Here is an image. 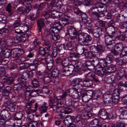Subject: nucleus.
Masks as SVG:
<instances>
[{
    "instance_id": "obj_17",
    "label": "nucleus",
    "mask_w": 127,
    "mask_h": 127,
    "mask_svg": "<svg viewBox=\"0 0 127 127\" xmlns=\"http://www.w3.org/2000/svg\"><path fill=\"white\" fill-rule=\"evenodd\" d=\"M6 11L8 12V15L10 16L14 15V12L12 10V6L10 3L7 4L5 8Z\"/></svg>"
},
{
    "instance_id": "obj_39",
    "label": "nucleus",
    "mask_w": 127,
    "mask_h": 127,
    "mask_svg": "<svg viewBox=\"0 0 127 127\" xmlns=\"http://www.w3.org/2000/svg\"><path fill=\"white\" fill-rule=\"evenodd\" d=\"M59 71L57 69H54L52 72H50L48 73L52 77H56L59 75Z\"/></svg>"
},
{
    "instance_id": "obj_29",
    "label": "nucleus",
    "mask_w": 127,
    "mask_h": 127,
    "mask_svg": "<svg viewBox=\"0 0 127 127\" xmlns=\"http://www.w3.org/2000/svg\"><path fill=\"white\" fill-rule=\"evenodd\" d=\"M123 46L121 43H116L114 46V48L116 49L118 51L121 52L123 50Z\"/></svg>"
},
{
    "instance_id": "obj_60",
    "label": "nucleus",
    "mask_w": 127,
    "mask_h": 127,
    "mask_svg": "<svg viewBox=\"0 0 127 127\" xmlns=\"http://www.w3.org/2000/svg\"><path fill=\"white\" fill-rule=\"evenodd\" d=\"M78 34L77 32H75L74 33H71L69 34L70 36V38L71 40H75L77 39V35Z\"/></svg>"
},
{
    "instance_id": "obj_13",
    "label": "nucleus",
    "mask_w": 127,
    "mask_h": 127,
    "mask_svg": "<svg viewBox=\"0 0 127 127\" xmlns=\"http://www.w3.org/2000/svg\"><path fill=\"white\" fill-rule=\"evenodd\" d=\"M45 19L44 18H41L39 19L37 21L39 32H41L42 28L45 26Z\"/></svg>"
},
{
    "instance_id": "obj_26",
    "label": "nucleus",
    "mask_w": 127,
    "mask_h": 127,
    "mask_svg": "<svg viewBox=\"0 0 127 127\" xmlns=\"http://www.w3.org/2000/svg\"><path fill=\"white\" fill-rule=\"evenodd\" d=\"M80 82V80L79 79H75L71 82V85L72 86H76L78 88V87H81V86L80 85H79L78 84Z\"/></svg>"
},
{
    "instance_id": "obj_22",
    "label": "nucleus",
    "mask_w": 127,
    "mask_h": 127,
    "mask_svg": "<svg viewBox=\"0 0 127 127\" xmlns=\"http://www.w3.org/2000/svg\"><path fill=\"white\" fill-rule=\"evenodd\" d=\"M103 2L106 4L108 3H111L112 5H117L119 3V0H102Z\"/></svg>"
},
{
    "instance_id": "obj_14",
    "label": "nucleus",
    "mask_w": 127,
    "mask_h": 127,
    "mask_svg": "<svg viewBox=\"0 0 127 127\" xmlns=\"http://www.w3.org/2000/svg\"><path fill=\"white\" fill-rule=\"evenodd\" d=\"M33 75V74L32 72L27 71L23 73L22 77L24 80H27L32 77Z\"/></svg>"
},
{
    "instance_id": "obj_31",
    "label": "nucleus",
    "mask_w": 127,
    "mask_h": 127,
    "mask_svg": "<svg viewBox=\"0 0 127 127\" xmlns=\"http://www.w3.org/2000/svg\"><path fill=\"white\" fill-rule=\"evenodd\" d=\"M80 97H82V101L84 102H87L90 99L85 93H82L80 95Z\"/></svg>"
},
{
    "instance_id": "obj_11",
    "label": "nucleus",
    "mask_w": 127,
    "mask_h": 127,
    "mask_svg": "<svg viewBox=\"0 0 127 127\" xmlns=\"http://www.w3.org/2000/svg\"><path fill=\"white\" fill-rule=\"evenodd\" d=\"M98 116L101 119H105L108 117V113L105 110L102 108L100 109L99 110Z\"/></svg>"
},
{
    "instance_id": "obj_41",
    "label": "nucleus",
    "mask_w": 127,
    "mask_h": 127,
    "mask_svg": "<svg viewBox=\"0 0 127 127\" xmlns=\"http://www.w3.org/2000/svg\"><path fill=\"white\" fill-rule=\"evenodd\" d=\"M117 62L118 64L120 65L126 64L127 63V59H123L122 60H119L118 58H117Z\"/></svg>"
},
{
    "instance_id": "obj_64",
    "label": "nucleus",
    "mask_w": 127,
    "mask_h": 127,
    "mask_svg": "<svg viewBox=\"0 0 127 127\" xmlns=\"http://www.w3.org/2000/svg\"><path fill=\"white\" fill-rule=\"evenodd\" d=\"M28 127H37V123L36 122L33 121L27 124Z\"/></svg>"
},
{
    "instance_id": "obj_54",
    "label": "nucleus",
    "mask_w": 127,
    "mask_h": 127,
    "mask_svg": "<svg viewBox=\"0 0 127 127\" xmlns=\"http://www.w3.org/2000/svg\"><path fill=\"white\" fill-rule=\"evenodd\" d=\"M83 120L82 117V115L81 116L78 115L74 117V120L73 122H77L80 121H82V120Z\"/></svg>"
},
{
    "instance_id": "obj_58",
    "label": "nucleus",
    "mask_w": 127,
    "mask_h": 127,
    "mask_svg": "<svg viewBox=\"0 0 127 127\" xmlns=\"http://www.w3.org/2000/svg\"><path fill=\"white\" fill-rule=\"evenodd\" d=\"M69 61L67 59L64 58L63 59L62 64L64 67H67L69 63Z\"/></svg>"
},
{
    "instance_id": "obj_47",
    "label": "nucleus",
    "mask_w": 127,
    "mask_h": 127,
    "mask_svg": "<svg viewBox=\"0 0 127 127\" xmlns=\"http://www.w3.org/2000/svg\"><path fill=\"white\" fill-rule=\"evenodd\" d=\"M34 115L32 114H29L28 115L27 119V124L34 121Z\"/></svg>"
},
{
    "instance_id": "obj_32",
    "label": "nucleus",
    "mask_w": 127,
    "mask_h": 127,
    "mask_svg": "<svg viewBox=\"0 0 127 127\" xmlns=\"http://www.w3.org/2000/svg\"><path fill=\"white\" fill-rule=\"evenodd\" d=\"M101 95V92L99 90L95 91L93 92V98L94 99H96L99 98Z\"/></svg>"
},
{
    "instance_id": "obj_44",
    "label": "nucleus",
    "mask_w": 127,
    "mask_h": 127,
    "mask_svg": "<svg viewBox=\"0 0 127 127\" xmlns=\"http://www.w3.org/2000/svg\"><path fill=\"white\" fill-rule=\"evenodd\" d=\"M44 72H42L40 71H37L36 72L37 77L38 79H43L44 77Z\"/></svg>"
},
{
    "instance_id": "obj_9",
    "label": "nucleus",
    "mask_w": 127,
    "mask_h": 127,
    "mask_svg": "<svg viewBox=\"0 0 127 127\" xmlns=\"http://www.w3.org/2000/svg\"><path fill=\"white\" fill-rule=\"evenodd\" d=\"M93 31L94 32V36L98 38V40H99V37L101 35L102 29L98 26H95L93 29Z\"/></svg>"
},
{
    "instance_id": "obj_50",
    "label": "nucleus",
    "mask_w": 127,
    "mask_h": 127,
    "mask_svg": "<svg viewBox=\"0 0 127 127\" xmlns=\"http://www.w3.org/2000/svg\"><path fill=\"white\" fill-rule=\"evenodd\" d=\"M51 76L48 73V75L44 78L43 79H42L43 81L44 82V84H48V83L50 82L51 81Z\"/></svg>"
},
{
    "instance_id": "obj_45",
    "label": "nucleus",
    "mask_w": 127,
    "mask_h": 127,
    "mask_svg": "<svg viewBox=\"0 0 127 127\" xmlns=\"http://www.w3.org/2000/svg\"><path fill=\"white\" fill-rule=\"evenodd\" d=\"M95 75L94 72H90L87 74L85 76L87 79L92 80Z\"/></svg>"
},
{
    "instance_id": "obj_19",
    "label": "nucleus",
    "mask_w": 127,
    "mask_h": 127,
    "mask_svg": "<svg viewBox=\"0 0 127 127\" xmlns=\"http://www.w3.org/2000/svg\"><path fill=\"white\" fill-rule=\"evenodd\" d=\"M83 84L84 87H91L93 84V81L87 79H84L83 81Z\"/></svg>"
},
{
    "instance_id": "obj_28",
    "label": "nucleus",
    "mask_w": 127,
    "mask_h": 127,
    "mask_svg": "<svg viewBox=\"0 0 127 127\" xmlns=\"http://www.w3.org/2000/svg\"><path fill=\"white\" fill-rule=\"evenodd\" d=\"M54 29L51 28L49 30H47L45 31L44 32V35L46 37H49L51 35V33L54 32Z\"/></svg>"
},
{
    "instance_id": "obj_12",
    "label": "nucleus",
    "mask_w": 127,
    "mask_h": 127,
    "mask_svg": "<svg viewBox=\"0 0 127 127\" xmlns=\"http://www.w3.org/2000/svg\"><path fill=\"white\" fill-rule=\"evenodd\" d=\"M95 73L98 75L103 76L106 73L105 68L104 67H100L96 69Z\"/></svg>"
},
{
    "instance_id": "obj_6",
    "label": "nucleus",
    "mask_w": 127,
    "mask_h": 127,
    "mask_svg": "<svg viewBox=\"0 0 127 127\" xmlns=\"http://www.w3.org/2000/svg\"><path fill=\"white\" fill-rule=\"evenodd\" d=\"M45 45L46 46L45 48H43L40 47L39 48V54L43 56H45L46 54H48L50 50V45L48 43H46Z\"/></svg>"
},
{
    "instance_id": "obj_33",
    "label": "nucleus",
    "mask_w": 127,
    "mask_h": 127,
    "mask_svg": "<svg viewBox=\"0 0 127 127\" xmlns=\"http://www.w3.org/2000/svg\"><path fill=\"white\" fill-rule=\"evenodd\" d=\"M104 50V47L101 45H98L96 46V52L99 54H102Z\"/></svg>"
},
{
    "instance_id": "obj_42",
    "label": "nucleus",
    "mask_w": 127,
    "mask_h": 127,
    "mask_svg": "<svg viewBox=\"0 0 127 127\" xmlns=\"http://www.w3.org/2000/svg\"><path fill=\"white\" fill-rule=\"evenodd\" d=\"M93 108V106L91 104H88L85 106L84 107L83 111L90 112L92 110Z\"/></svg>"
},
{
    "instance_id": "obj_20",
    "label": "nucleus",
    "mask_w": 127,
    "mask_h": 127,
    "mask_svg": "<svg viewBox=\"0 0 127 127\" xmlns=\"http://www.w3.org/2000/svg\"><path fill=\"white\" fill-rule=\"evenodd\" d=\"M67 33L66 35L71 33H74L77 32L76 29L73 27L71 26H68L67 27Z\"/></svg>"
},
{
    "instance_id": "obj_36",
    "label": "nucleus",
    "mask_w": 127,
    "mask_h": 127,
    "mask_svg": "<svg viewBox=\"0 0 127 127\" xmlns=\"http://www.w3.org/2000/svg\"><path fill=\"white\" fill-rule=\"evenodd\" d=\"M52 33H51L52 39L56 41L59 40L60 38V36L59 34L56 33V31H54Z\"/></svg>"
},
{
    "instance_id": "obj_27",
    "label": "nucleus",
    "mask_w": 127,
    "mask_h": 127,
    "mask_svg": "<svg viewBox=\"0 0 127 127\" xmlns=\"http://www.w3.org/2000/svg\"><path fill=\"white\" fill-rule=\"evenodd\" d=\"M12 114L13 115H14V118L15 120H20L23 117V114L21 111L17 112L15 114L14 113Z\"/></svg>"
},
{
    "instance_id": "obj_7",
    "label": "nucleus",
    "mask_w": 127,
    "mask_h": 127,
    "mask_svg": "<svg viewBox=\"0 0 127 127\" xmlns=\"http://www.w3.org/2000/svg\"><path fill=\"white\" fill-rule=\"evenodd\" d=\"M106 31L107 32V34L111 36H113L115 38H116L118 37L114 27L112 26L108 27L106 29Z\"/></svg>"
},
{
    "instance_id": "obj_55",
    "label": "nucleus",
    "mask_w": 127,
    "mask_h": 127,
    "mask_svg": "<svg viewBox=\"0 0 127 127\" xmlns=\"http://www.w3.org/2000/svg\"><path fill=\"white\" fill-rule=\"evenodd\" d=\"M65 48H67L68 49L70 50L74 48V46L72 42L69 41L67 42Z\"/></svg>"
},
{
    "instance_id": "obj_51",
    "label": "nucleus",
    "mask_w": 127,
    "mask_h": 127,
    "mask_svg": "<svg viewBox=\"0 0 127 127\" xmlns=\"http://www.w3.org/2000/svg\"><path fill=\"white\" fill-rule=\"evenodd\" d=\"M122 20L124 21L125 20V19H127V10H124L122 12Z\"/></svg>"
},
{
    "instance_id": "obj_34",
    "label": "nucleus",
    "mask_w": 127,
    "mask_h": 127,
    "mask_svg": "<svg viewBox=\"0 0 127 127\" xmlns=\"http://www.w3.org/2000/svg\"><path fill=\"white\" fill-rule=\"evenodd\" d=\"M64 45L63 44H60L57 48V50L61 54H63L64 53V50L65 49Z\"/></svg>"
},
{
    "instance_id": "obj_49",
    "label": "nucleus",
    "mask_w": 127,
    "mask_h": 127,
    "mask_svg": "<svg viewBox=\"0 0 127 127\" xmlns=\"http://www.w3.org/2000/svg\"><path fill=\"white\" fill-rule=\"evenodd\" d=\"M8 46V45L5 41L0 40V47L1 49L6 48Z\"/></svg>"
},
{
    "instance_id": "obj_8",
    "label": "nucleus",
    "mask_w": 127,
    "mask_h": 127,
    "mask_svg": "<svg viewBox=\"0 0 127 127\" xmlns=\"http://www.w3.org/2000/svg\"><path fill=\"white\" fill-rule=\"evenodd\" d=\"M113 56L112 55H109L107 56L106 59L102 58L100 61L102 63L104 66H106L107 65L110 63L113 59Z\"/></svg>"
},
{
    "instance_id": "obj_30",
    "label": "nucleus",
    "mask_w": 127,
    "mask_h": 127,
    "mask_svg": "<svg viewBox=\"0 0 127 127\" xmlns=\"http://www.w3.org/2000/svg\"><path fill=\"white\" fill-rule=\"evenodd\" d=\"M115 78V76L113 75H111L110 76L108 77L105 78L106 82L108 84L112 83L114 80Z\"/></svg>"
},
{
    "instance_id": "obj_62",
    "label": "nucleus",
    "mask_w": 127,
    "mask_h": 127,
    "mask_svg": "<svg viewBox=\"0 0 127 127\" xmlns=\"http://www.w3.org/2000/svg\"><path fill=\"white\" fill-rule=\"evenodd\" d=\"M6 17L5 15L3 14H0V22L5 23L6 22Z\"/></svg>"
},
{
    "instance_id": "obj_10",
    "label": "nucleus",
    "mask_w": 127,
    "mask_h": 127,
    "mask_svg": "<svg viewBox=\"0 0 127 127\" xmlns=\"http://www.w3.org/2000/svg\"><path fill=\"white\" fill-rule=\"evenodd\" d=\"M0 116L4 118L5 120H8L10 119L11 115L8 110L4 109L1 111Z\"/></svg>"
},
{
    "instance_id": "obj_2",
    "label": "nucleus",
    "mask_w": 127,
    "mask_h": 127,
    "mask_svg": "<svg viewBox=\"0 0 127 127\" xmlns=\"http://www.w3.org/2000/svg\"><path fill=\"white\" fill-rule=\"evenodd\" d=\"M92 39L91 37L87 33L82 32L80 33L78 36V42L82 45L89 46V42Z\"/></svg>"
},
{
    "instance_id": "obj_59",
    "label": "nucleus",
    "mask_w": 127,
    "mask_h": 127,
    "mask_svg": "<svg viewBox=\"0 0 127 127\" xmlns=\"http://www.w3.org/2000/svg\"><path fill=\"white\" fill-rule=\"evenodd\" d=\"M13 78L12 77L7 78L5 80V83L8 85L12 84L13 82Z\"/></svg>"
},
{
    "instance_id": "obj_37",
    "label": "nucleus",
    "mask_w": 127,
    "mask_h": 127,
    "mask_svg": "<svg viewBox=\"0 0 127 127\" xmlns=\"http://www.w3.org/2000/svg\"><path fill=\"white\" fill-rule=\"evenodd\" d=\"M99 121L100 120L99 119L95 118L91 122L90 125L92 127H95L97 126Z\"/></svg>"
},
{
    "instance_id": "obj_63",
    "label": "nucleus",
    "mask_w": 127,
    "mask_h": 127,
    "mask_svg": "<svg viewBox=\"0 0 127 127\" xmlns=\"http://www.w3.org/2000/svg\"><path fill=\"white\" fill-rule=\"evenodd\" d=\"M64 119L71 122H73L74 119V117L73 116L68 115Z\"/></svg>"
},
{
    "instance_id": "obj_52",
    "label": "nucleus",
    "mask_w": 127,
    "mask_h": 127,
    "mask_svg": "<svg viewBox=\"0 0 127 127\" xmlns=\"http://www.w3.org/2000/svg\"><path fill=\"white\" fill-rule=\"evenodd\" d=\"M20 37L21 39V41L24 42L28 39L29 35L27 33H26L20 35Z\"/></svg>"
},
{
    "instance_id": "obj_3",
    "label": "nucleus",
    "mask_w": 127,
    "mask_h": 127,
    "mask_svg": "<svg viewBox=\"0 0 127 127\" xmlns=\"http://www.w3.org/2000/svg\"><path fill=\"white\" fill-rule=\"evenodd\" d=\"M103 98L106 105L108 106H112L113 101L111 94L108 92L104 94Z\"/></svg>"
},
{
    "instance_id": "obj_18",
    "label": "nucleus",
    "mask_w": 127,
    "mask_h": 127,
    "mask_svg": "<svg viewBox=\"0 0 127 127\" xmlns=\"http://www.w3.org/2000/svg\"><path fill=\"white\" fill-rule=\"evenodd\" d=\"M22 85L20 84H15L13 86L14 94L18 95L19 91L22 89Z\"/></svg>"
},
{
    "instance_id": "obj_21",
    "label": "nucleus",
    "mask_w": 127,
    "mask_h": 127,
    "mask_svg": "<svg viewBox=\"0 0 127 127\" xmlns=\"http://www.w3.org/2000/svg\"><path fill=\"white\" fill-rule=\"evenodd\" d=\"M82 115L83 119H88L92 116V114L90 112L84 111H83Z\"/></svg>"
},
{
    "instance_id": "obj_5",
    "label": "nucleus",
    "mask_w": 127,
    "mask_h": 127,
    "mask_svg": "<svg viewBox=\"0 0 127 127\" xmlns=\"http://www.w3.org/2000/svg\"><path fill=\"white\" fill-rule=\"evenodd\" d=\"M82 88H70L69 90L68 93H70L72 97L74 98H77L80 95L78 94L79 91L80 92V90H81Z\"/></svg>"
},
{
    "instance_id": "obj_61",
    "label": "nucleus",
    "mask_w": 127,
    "mask_h": 127,
    "mask_svg": "<svg viewBox=\"0 0 127 127\" xmlns=\"http://www.w3.org/2000/svg\"><path fill=\"white\" fill-rule=\"evenodd\" d=\"M57 47H55L53 48L52 53V56L54 57H56L57 55Z\"/></svg>"
},
{
    "instance_id": "obj_57",
    "label": "nucleus",
    "mask_w": 127,
    "mask_h": 127,
    "mask_svg": "<svg viewBox=\"0 0 127 127\" xmlns=\"http://www.w3.org/2000/svg\"><path fill=\"white\" fill-rule=\"evenodd\" d=\"M72 103V101L71 99L69 98L67 99L64 102V103L68 106H70L71 105Z\"/></svg>"
},
{
    "instance_id": "obj_4",
    "label": "nucleus",
    "mask_w": 127,
    "mask_h": 127,
    "mask_svg": "<svg viewBox=\"0 0 127 127\" xmlns=\"http://www.w3.org/2000/svg\"><path fill=\"white\" fill-rule=\"evenodd\" d=\"M15 103L13 102L11 99H9L5 102L4 106L6 108L8 109L11 112L15 111Z\"/></svg>"
},
{
    "instance_id": "obj_1",
    "label": "nucleus",
    "mask_w": 127,
    "mask_h": 127,
    "mask_svg": "<svg viewBox=\"0 0 127 127\" xmlns=\"http://www.w3.org/2000/svg\"><path fill=\"white\" fill-rule=\"evenodd\" d=\"M53 100L56 103V105L52 101V98L51 96L49 97L48 103L50 108H52L53 110L59 113L61 109L62 104L61 98H59L56 96L54 97Z\"/></svg>"
},
{
    "instance_id": "obj_53",
    "label": "nucleus",
    "mask_w": 127,
    "mask_h": 127,
    "mask_svg": "<svg viewBox=\"0 0 127 127\" xmlns=\"http://www.w3.org/2000/svg\"><path fill=\"white\" fill-rule=\"evenodd\" d=\"M32 88V87L31 86H29L27 89V91L25 92V96L26 97H28V96H31V90H30V89Z\"/></svg>"
},
{
    "instance_id": "obj_23",
    "label": "nucleus",
    "mask_w": 127,
    "mask_h": 127,
    "mask_svg": "<svg viewBox=\"0 0 127 127\" xmlns=\"http://www.w3.org/2000/svg\"><path fill=\"white\" fill-rule=\"evenodd\" d=\"M125 73V70L124 68H122L117 73V78L119 79H121L124 76Z\"/></svg>"
},
{
    "instance_id": "obj_15",
    "label": "nucleus",
    "mask_w": 127,
    "mask_h": 127,
    "mask_svg": "<svg viewBox=\"0 0 127 127\" xmlns=\"http://www.w3.org/2000/svg\"><path fill=\"white\" fill-rule=\"evenodd\" d=\"M31 9V7L29 6L27 7L26 9H25L24 8L21 7L18 8L17 10L18 12H21L22 14L25 15L29 12Z\"/></svg>"
},
{
    "instance_id": "obj_38",
    "label": "nucleus",
    "mask_w": 127,
    "mask_h": 127,
    "mask_svg": "<svg viewBox=\"0 0 127 127\" xmlns=\"http://www.w3.org/2000/svg\"><path fill=\"white\" fill-rule=\"evenodd\" d=\"M74 13L77 14L79 15H81L82 17H83V16H84V15H86V17H87V15L85 13H83L77 7H75L74 8Z\"/></svg>"
},
{
    "instance_id": "obj_43",
    "label": "nucleus",
    "mask_w": 127,
    "mask_h": 127,
    "mask_svg": "<svg viewBox=\"0 0 127 127\" xmlns=\"http://www.w3.org/2000/svg\"><path fill=\"white\" fill-rule=\"evenodd\" d=\"M31 96L32 97H34L36 95H38L41 92V90L39 89L36 90H31Z\"/></svg>"
},
{
    "instance_id": "obj_35",
    "label": "nucleus",
    "mask_w": 127,
    "mask_h": 127,
    "mask_svg": "<svg viewBox=\"0 0 127 127\" xmlns=\"http://www.w3.org/2000/svg\"><path fill=\"white\" fill-rule=\"evenodd\" d=\"M116 67L114 65H110L107 68V71L108 73H112L115 71Z\"/></svg>"
},
{
    "instance_id": "obj_56",
    "label": "nucleus",
    "mask_w": 127,
    "mask_h": 127,
    "mask_svg": "<svg viewBox=\"0 0 127 127\" xmlns=\"http://www.w3.org/2000/svg\"><path fill=\"white\" fill-rule=\"evenodd\" d=\"M20 22V18L19 17L17 18V19L16 20L13 24V27H16L19 26Z\"/></svg>"
},
{
    "instance_id": "obj_46",
    "label": "nucleus",
    "mask_w": 127,
    "mask_h": 127,
    "mask_svg": "<svg viewBox=\"0 0 127 127\" xmlns=\"http://www.w3.org/2000/svg\"><path fill=\"white\" fill-rule=\"evenodd\" d=\"M29 66V64L26 63H22L19 64V68L20 70L27 68Z\"/></svg>"
},
{
    "instance_id": "obj_48",
    "label": "nucleus",
    "mask_w": 127,
    "mask_h": 127,
    "mask_svg": "<svg viewBox=\"0 0 127 127\" xmlns=\"http://www.w3.org/2000/svg\"><path fill=\"white\" fill-rule=\"evenodd\" d=\"M61 72L63 73L64 75L65 76H68L72 73L68 70L67 68H66L65 69H63L61 70Z\"/></svg>"
},
{
    "instance_id": "obj_24",
    "label": "nucleus",
    "mask_w": 127,
    "mask_h": 127,
    "mask_svg": "<svg viewBox=\"0 0 127 127\" xmlns=\"http://www.w3.org/2000/svg\"><path fill=\"white\" fill-rule=\"evenodd\" d=\"M12 50L9 49H6L3 51L2 54L6 58H8L11 55Z\"/></svg>"
},
{
    "instance_id": "obj_25",
    "label": "nucleus",
    "mask_w": 127,
    "mask_h": 127,
    "mask_svg": "<svg viewBox=\"0 0 127 127\" xmlns=\"http://www.w3.org/2000/svg\"><path fill=\"white\" fill-rule=\"evenodd\" d=\"M113 36H111L108 34H105V41L107 44H110L111 43H112V41H114L112 39V37Z\"/></svg>"
},
{
    "instance_id": "obj_40",
    "label": "nucleus",
    "mask_w": 127,
    "mask_h": 127,
    "mask_svg": "<svg viewBox=\"0 0 127 127\" xmlns=\"http://www.w3.org/2000/svg\"><path fill=\"white\" fill-rule=\"evenodd\" d=\"M91 16L92 19L97 20L98 18H99V13L96 11L92 12L91 13Z\"/></svg>"
},
{
    "instance_id": "obj_16",
    "label": "nucleus",
    "mask_w": 127,
    "mask_h": 127,
    "mask_svg": "<svg viewBox=\"0 0 127 127\" xmlns=\"http://www.w3.org/2000/svg\"><path fill=\"white\" fill-rule=\"evenodd\" d=\"M62 28V25L60 22H55L53 25V27L51 28L54 29V31H56L57 30L58 31L61 30Z\"/></svg>"
}]
</instances>
